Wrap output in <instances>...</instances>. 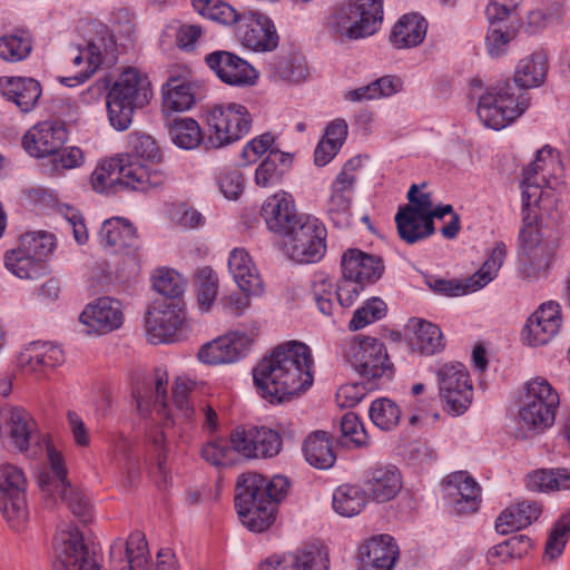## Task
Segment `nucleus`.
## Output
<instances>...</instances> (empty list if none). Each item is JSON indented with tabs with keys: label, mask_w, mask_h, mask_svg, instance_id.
<instances>
[{
	"label": "nucleus",
	"mask_w": 570,
	"mask_h": 570,
	"mask_svg": "<svg viewBox=\"0 0 570 570\" xmlns=\"http://www.w3.org/2000/svg\"><path fill=\"white\" fill-rule=\"evenodd\" d=\"M289 489V481L283 475L272 479L249 472L237 481L235 507L242 523L253 532L267 530L275 520L276 504Z\"/></svg>",
	"instance_id": "20e7f679"
},
{
	"label": "nucleus",
	"mask_w": 570,
	"mask_h": 570,
	"mask_svg": "<svg viewBox=\"0 0 570 570\" xmlns=\"http://www.w3.org/2000/svg\"><path fill=\"white\" fill-rule=\"evenodd\" d=\"M292 164L293 156L291 154L272 149L255 170V184L262 188L278 185Z\"/></svg>",
	"instance_id": "58836bf2"
},
{
	"label": "nucleus",
	"mask_w": 570,
	"mask_h": 570,
	"mask_svg": "<svg viewBox=\"0 0 570 570\" xmlns=\"http://www.w3.org/2000/svg\"><path fill=\"white\" fill-rule=\"evenodd\" d=\"M235 36L244 47L256 52H269L278 46V35L273 21L261 12H240Z\"/></svg>",
	"instance_id": "2eb2a0df"
},
{
	"label": "nucleus",
	"mask_w": 570,
	"mask_h": 570,
	"mask_svg": "<svg viewBox=\"0 0 570 570\" xmlns=\"http://www.w3.org/2000/svg\"><path fill=\"white\" fill-rule=\"evenodd\" d=\"M36 431V421L23 407L10 406L1 411L0 438L9 440L17 451H28Z\"/></svg>",
	"instance_id": "5701e85b"
},
{
	"label": "nucleus",
	"mask_w": 570,
	"mask_h": 570,
	"mask_svg": "<svg viewBox=\"0 0 570 570\" xmlns=\"http://www.w3.org/2000/svg\"><path fill=\"white\" fill-rule=\"evenodd\" d=\"M32 50V38L27 30H14L0 37V58L4 61L17 62L24 60Z\"/></svg>",
	"instance_id": "864d4df0"
},
{
	"label": "nucleus",
	"mask_w": 570,
	"mask_h": 570,
	"mask_svg": "<svg viewBox=\"0 0 570 570\" xmlns=\"http://www.w3.org/2000/svg\"><path fill=\"white\" fill-rule=\"evenodd\" d=\"M409 205L401 207L395 215V223L400 237L407 244H414L416 236L413 233L424 223L425 214L433 207L430 193L420 191V186L413 184L407 191Z\"/></svg>",
	"instance_id": "4be33fe9"
},
{
	"label": "nucleus",
	"mask_w": 570,
	"mask_h": 570,
	"mask_svg": "<svg viewBox=\"0 0 570 570\" xmlns=\"http://www.w3.org/2000/svg\"><path fill=\"white\" fill-rule=\"evenodd\" d=\"M85 161L83 153L78 147L58 148L48 154L40 163L41 170L49 177H58L66 170L80 167Z\"/></svg>",
	"instance_id": "a18cd8bd"
},
{
	"label": "nucleus",
	"mask_w": 570,
	"mask_h": 570,
	"mask_svg": "<svg viewBox=\"0 0 570 570\" xmlns=\"http://www.w3.org/2000/svg\"><path fill=\"white\" fill-rule=\"evenodd\" d=\"M354 186L338 184V180L332 185V193L327 202V214L331 220L338 228H345L351 225V198L346 195Z\"/></svg>",
	"instance_id": "3c124183"
},
{
	"label": "nucleus",
	"mask_w": 570,
	"mask_h": 570,
	"mask_svg": "<svg viewBox=\"0 0 570 570\" xmlns=\"http://www.w3.org/2000/svg\"><path fill=\"white\" fill-rule=\"evenodd\" d=\"M303 454L309 465L320 470L332 468L336 460L332 440L322 431H316L306 438Z\"/></svg>",
	"instance_id": "a19ab883"
},
{
	"label": "nucleus",
	"mask_w": 570,
	"mask_h": 570,
	"mask_svg": "<svg viewBox=\"0 0 570 570\" xmlns=\"http://www.w3.org/2000/svg\"><path fill=\"white\" fill-rule=\"evenodd\" d=\"M110 570H150L146 538L132 532L126 541L118 538L110 546Z\"/></svg>",
	"instance_id": "412c9836"
},
{
	"label": "nucleus",
	"mask_w": 570,
	"mask_h": 570,
	"mask_svg": "<svg viewBox=\"0 0 570 570\" xmlns=\"http://www.w3.org/2000/svg\"><path fill=\"white\" fill-rule=\"evenodd\" d=\"M233 450L245 458H272L281 451L282 441L277 432L265 426L236 429L230 435Z\"/></svg>",
	"instance_id": "6ab92c4d"
},
{
	"label": "nucleus",
	"mask_w": 570,
	"mask_h": 570,
	"mask_svg": "<svg viewBox=\"0 0 570 570\" xmlns=\"http://www.w3.org/2000/svg\"><path fill=\"white\" fill-rule=\"evenodd\" d=\"M283 570H328V554L320 544H308L282 558Z\"/></svg>",
	"instance_id": "37998d69"
},
{
	"label": "nucleus",
	"mask_w": 570,
	"mask_h": 570,
	"mask_svg": "<svg viewBox=\"0 0 570 570\" xmlns=\"http://www.w3.org/2000/svg\"><path fill=\"white\" fill-rule=\"evenodd\" d=\"M27 485L26 475L20 468L12 464L0 465V509L9 525L17 531L28 520Z\"/></svg>",
	"instance_id": "f8f14e48"
},
{
	"label": "nucleus",
	"mask_w": 570,
	"mask_h": 570,
	"mask_svg": "<svg viewBox=\"0 0 570 570\" xmlns=\"http://www.w3.org/2000/svg\"><path fill=\"white\" fill-rule=\"evenodd\" d=\"M18 245L40 263H47L56 248V237L46 230L28 232L20 236Z\"/></svg>",
	"instance_id": "5fc2aeb1"
},
{
	"label": "nucleus",
	"mask_w": 570,
	"mask_h": 570,
	"mask_svg": "<svg viewBox=\"0 0 570 570\" xmlns=\"http://www.w3.org/2000/svg\"><path fill=\"white\" fill-rule=\"evenodd\" d=\"M4 266L21 279H37L49 273L47 263H40L19 245L6 252Z\"/></svg>",
	"instance_id": "ea45409f"
},
{
	"label": "nucleus",
	"mask_w": 570,
	"mask_h": 570,
	"mask_svg": "<svg viewBox=\"0 0 570 570\" xmlns=\"http://www.w3.org/2000/svg\"><path fill=\"white\" fill-rule=\"evenodd\" d=\"M340 425L342 435L346 439V442H351L356 446H366L368 444L367 434L355 413H345L341 417Z\"/></svg>",
	"instance_id": "338daca9"
},
{
	"label": "nucleus",
	"mask_w": 570,
	"mask_h": 570,
	"mask_svg": "<svg viewBox=\"0 0 570 570\" xmlns=\"http://www.w3.org/2000/svg\"><path fill=\"white\" fill-rule=\"evenodd\" d=\"M402 89V80L395 76H383L371 83L350 90L345 99L350 102L363 104L381 97H390Z\"/></svg>",
	"instance_id": "49530a36"
},
{
	"label": "nucleus",
	"mask_w": 570,
	"mask_h": 570,
	"mask_svg": "<svg viewBox=\"0 0 570 570\" xmlns=\"http://www.w3.org/2000/svg\"><path fill=\"white\" fill-rule=\"evenodd\" d=\"M167 373L157 371L153 382L144 386L136 395L137 406L141 413L155 410L159 414L168 416L167 409Z\"/></svg>",
	"instance_id": "79ce46f5"
},
{
	"label": "nucleus",
	"mask_w": 570,
	"mask_h": 570,
	"mask_svg": "<svg viewBox=\"0 0 570 570\" xmlns=\"http://www.w3.org/2000/svg\"><path fill=\"white\" fill-rule=\"evenodd\" d=\"M154 288L169 301L180 299L185 291L183 276L170 268H159L153 277Z\"/></svg>",
	"instance_id": "680f3d73"
},
{
	"label": "nucleus",
	"mask_w": 570,
	"mask_h": 570,
	"mask_svg": "<svg viewBox=\"0 0 570 570\" xmlns=\"http://www.w3.org/2000/svg\"><path fill=\"white\" fill-rule=\"evenodd\" d=\"M524 109H476L478 117L484 127L501 130L522 116Z\"/></svg>",
	"instance_id": "0e129e2a"
},
{
	"label": "nucleus",
	"mask_w": 570,
	"mask_h": 570,
	"mask_svg": "<svg viewBox=\"0 0 570 570\" xmlns=\"http://www.w3.org/2000/svg\"><path fill=\"white\" fill-rule=\"evenodd\" d=\"M541 509L534 501H522L501 512L495 521V530L508 534L530 525L539 518Z\"/></svg>",
	"instance_id": "c9c22d12"
},
{
	"label": "nucleus",
	"mask_w": 570,
	"mask_h": 570,
	"mask_svg": "<svg viewBox=\"0 0 570 570\" xmlns=\"http://www.w3.org/2000/svg\"><path fill=\"white\" fill-rule=\"evenodd\" d=\"M561 305L556 301L542 303L527 320L522 341L529 346L548 344L561 328Z\"/></svg>",
	"instance_id": "a211bd4d"
},
{
	"label": "nucleus",
	"mask_w": 570,
	"mask_h": 570,
	"mask_svg": "<svg viewBox=\"0 0 570 570\" xmlns=\"http://www.w3.org/2000/svg\"><path fill=\"white\" fill-rule=\"evenodd\" d=\"M252 122L247 109H210V135L205 140V149H220L242 139L249 132Z\"/></svg>",
	"instance_id": "ddd939ff"
},
{
	"label": "nucleus",
	"mask_w": 570,
	"mask_h": 570,
	"mask_svg": "<svg viewBox=\"0 0 570 570\" xmlns=\"http://www.w3.org/2000/svg\"><path fill=\"white\" fill-rule=\"evenodd\" d=\"M406 330L412 333L411 345L421 354L432 355L444 347L443 334L433 323L422 318H411Z\"/></svg>",
	"instance_id": "e433bc0d"
},
{
	"label": "nucleus",
	"mask_w": 570,
	"mask_h": 570,
	"mask_svg": "<svg viewBox=\"0 0 570 570\" xmlns=\"http://www.w3.org/2000/svg\"><path fill=\"white\" fill-rule=\"evenodd\" d=\"M326 228L315 218H306L284 235L283 248L297 263L318 262L326 250Z\"/></svg>",
	"instance_id": "9b49d317"
},
{
	"label": "nucleus",
	"mask_w": 570,
	"mask_h": 570,
	"mask_svg": "<svg viewBox=\"0 0 570 570\" xmlns=\"http://www.w3.org/2000/svg\"><path fill=\"white\" fill-rule=\"evenodd\" d=\"M205 61L223 82L230 86H250L258 77L252 65L229 51H214L206 56Z\"/></svg>",
	"instance_id": "aec40b11"
},
{
	"label": "nucleus",
	"mask_w": 570,
	"mask_h": 570,
	"mask_svg": "<svg viewBox=\"0 0 570 570\" xmlns=\"http://www.w3.org/2000/svg\"><path fill=\"white\" fill-rule=\"evenodd\" d=\"M47 458L51 471L39 474V488L47 498H55L56 493L66 498L69 482L63 456L55 446L48 445Z\"/></svg>",
	"instance_id": "f704fd0d"
},
{
	"label": "nucleus",
	"mask_w": 570,
	"mask_h": 570,
	"mask_svg": "<svg viewBox=\"0 0 570 570\" xmlns=\"http://www.w3.org/2000/svg\"><path fill=\"white\" fill-rule=\"evenodd\" d=\"M65 362L60 346L51 342H32L24 346L17 356L18 366L26 373L45 374Z\"/></svg>",
	"instance_id": "cd10ccee"
},
{
	"label": "nucleus",
	"mask_w": 570,
	"mask_h": 570,
	"mask_svg": "<svg viewBox=\"0 0 570 570\" xmlns=\"http://www.w3.org/2000/svg\"><path fill=\"white\" fill-rule=\"evenodd\" d=\"M443 498L446 505L456 514L475 512L481 502V488L466 472L456 471L442 481Z\"/></svg>",
	"instance_id": "dca6fc26"
},
{
	"label": "nucleus",
	"mask_w": 570,
	"mask_h": 570,
	"mask_svg": "<svg viewBox=\"0 0 570 570\" xmlns=\"http://www.w3.org/2000/svg\"><path fill=\"white\" fill-rule=\"evenodd\" d=\"M402 489L401 474L394 465H377L367 471L364 491L379 503L395 498Z\"/></svg>",
	"instance_id": "473e14b6"
},
{
	"label": "nucleus",
	"mask_w": 570,
	"mask_h": 570,
	"mask_svg": "<svg viewBox=\"0 0 570 570\" xmlns=\"http://www.w3.org/2000/svg\"><path fill=\"white\" fill-rule=\"evenodd\" d=\"M309 294L322 314L325 316L333 314L335 308V287L327 274L323 272L314 274Z\"/></svg>",
	"instance_id": "6e6d98bb"
},
{
	"label": "nucleus",
	"mask_w": 570,
	"mask_h": 570,
	"mask_svg": "<svg viewBox=\"0 0 570 570\" xmlns=\"http://www.w3.org/2000/svg\"><path fill=\"white\" fill-rule=\"evenodd\" d=\"M382 18V0H354L336 9L328 17L327 27L338 40H356L373 35Z\"/></svg>",
	"instance_id": "423d86ee"
},
{
	"label": "nucleus",
	"mask_w": 570,
	"mask_h": 570,
	"mask_svg": "<svg viewBox=\"0 0 570 570\" xmlns=\"http://www.w3.org/2000/svg\"><path fill=\"white\" fill-rule=\"evenodd\" d=\"M428 22L416 13L404 14L393 27L390 41L397 48H411L420 45L426 35Z\"/></svg>",
	"instance_id": "4c0bfd02"
},
{
	"label": "nucleus",
	"mask_w": 570,
	"mask_h": 570,
	"mask_svg": "<svg viewBox=\"0 0 570 570\" xmlns=\"http://www.w3.org/2000/svg\"><path fill=\"white\" fill-rule=\"evenodd\" d=\"M197 298L202 311H208L218 293V276L212 267L198 269L195 276Z\"/></svg>",
	"instance_id": "052dcab7"
},
{
	"label": "nucleus",
	"mask_w": 570,
	"mask_h": 570,
	"mask_svg": "<svg viewBox=\"0 0 570 570\" xmlns=\"http://www.w3.org/2000/svg\"><path fill=\"white\" fill-rule=\"evenodd\" d=\"M570 533V513H564L554 523L546 543V553L550 559L558 558L568 541Z\"/></svg>",
	"instance_id": "69168bd1"
},
{
	"label": "nucleus",
	"mask_w": 570,
	"mask_h": 570,
	"mask_svg": "<svg viewBox=\"0 0 570 570\" xmlns=\"http://www.w3.org/2000/svg\"><path fill=\"white\" fill-rule=\"evenodd\" d=\"M372 422L381 430L390 431L395 428L401 417V411L397 404L386 397H381L372 402L368 410Z\"/></svg>",
	"instance_id": "bf43d9fd"
},
{
	"label": "nucleus",
	"mask_w": 570,
	"mask_h": 570,
	"mask_svg": "<svg viewBox=\"0 0 570 570\" xmlns=\"http://www.w3.org/2000/svg\"><path fill=\"white\" fill-rule=\"evenodd\" d=\"M342 354L351 367L371 382L390 379L393 365L383 342L370 336H353L342 343Z\"/></svg>",
	"instance_id": "6e6552de"
},
{
	"label": "nucleus",
	"mask_w": 570,
	"mask_h": 570,
	"mask_svg": "<svg viewBox=\"0 0 570 570\" xmlns=\"http://www.w3.org/2000/svg\"><path fill=\"white\" fill-rule=\"evenodd\" d=\"M507 257V246L503 242H497L491 250L489 258L483 263L480 269L471 277L466 278L470 293L479 291L492 282Z\"/></svg>",
	"instance_id": "09e8293b"
},
{
	"label": "nucleus",
	"mask_w": 570,
	"mask_h": 570,
	"mask_svg": "<svg viewBox=\"0 0 570 570\" xmlns=\"http://www.w3.org/2000/svg\"><path fill=\"white\" fill-rule=\"evenodd\" d=\"M40 82L33 78H0V95L17 107H33L41 97Z\"/></svg>",
	"instance_id": "72a5a7b5"
},
{
	"label": "nucleus",
	"mask_w": 570,
	"mask_h": 570,
	"mask_svg": "<svg viewBox=\"0 0 570 570\" xmlns=\"http://www.w3.org/2000/svg\"><path fill=\"white\" fill-rule=\"evenodd\" d=\"M131 159L148 167L145 161L157 163L161 159L160 148L156 140L147 134L134 132L128 140ZM149 170V168H147Z\"/></svg>",
	"instance_id": "4d7b16f0"
},
{
	"label": "nucleus",
	"mask_w": 570,
	"mask_h": 570,
	"mask_svg": "<svg viewBox=\"0 0 570 570\" xmlns=\"http://www.w3.org/2000/svg\"><path fill=\"white\" fill-rule=\"evenodd\" d=\"M53 570H100L95 550L83 542L77 528L60 525L53 538Z\"/></svg>",
	"instance_id": "1a4fd4ad"
},
{
	"label": "nucleus",
	"mask_w": 570,
	"mask_h": 570,
	"mask_svg": "<svg viewBox=\"0 0 570 570\" xmlns=\"http://www.w3.org/2000/svg\"><path fill=\"white\" fill-rule=\"evenodd\" d=\"M548 57L543 50H535L521 59L514 71V83L499 82L483 87L482 80L473 78L469 83L470 101L476 107H528V89L540 87L548 73Z\"/></svg>",
	"instance_id": "7ed1b4c3"
},
{
	"label": "nucleus",
	"mask_w": 570,
	"mask_h": 570,
	"mask_svg": "<svg viewBox=\"0 0 570 570\" xmlns=\"http://www.w3.org/2000/svg\"><path fill=\"white\" fill-rule=\"evenodd\" d=\"M386 314V304L379 297L370 298L363 306L358 307L350 323L351 331H358L365 326L382 320Z\"/></svg>",
	"instance_id": "e2e57ef3"
},
{
	"label": "nucleus",
	"mask_w": 570,
	"mask_h": 570,
	"mask_svg": "<svg viewBox=\"0 0 570 570\" xmlns=\"http://www.w3.org/2000/svg\"><path fill=\"white\" fill-rule=\"evenodd\" d=\"M366 284L348 278L342 274L335 286V296L342 307L352 306Z\"/></svg>",
	"instance_id": "774afa93"
},
{
	"label": "nucleus",
	"mask_w": 570,
	"mask_h": 570,
	"mask_svg": "<svg viewBox=\"0 0 570 570\" xmlns=\"http://www.w3.org/2000/svg\"><path fill=\"white\" fill-rule=\"evenodd\" d=\"M185 304L181 299L155 304L146 316V330L153 344L167 343L185 322Z\"/></svg>",
	"instance_id": "f3484780"
},
{
	"label": "nucleus",
	"mask_w": 570,
	"mask_h": 570,
	"mask_svg": "<svg viewBox=\"0 0 570 570\" xmlns=\"http://www.w3.org/2000/svg\"><path fill=\"white\" fill-rule=\"evenodd\" d=\"M168 132L171 141L180 149L194 150L205 140L200 126L193 118L168 119Z\"/></svg>",
	"instance_id": "c03bdc74"
},
{
	"label": "nucleus",
	"mask_w": 570,
	"mask_h": 570,
	"mask_svg": "<svg viewBox=\"0 0 570 570\" xmlns=\"http://www.w3.org/2000/svg\"><path fill=\"white\" fill-rule=\"evenodd\" d=\"M367 494L357 485L343 484L333 493V509L342 517L358 514L366 504Z\"/></svg>",
	"instance_id": "8fccbe9b"
},
{
	"label": "nucleus",
	"mask_w": 570,
	"mask_h": 570,
	"mask_svg": "<svg viewBox=\"0 0 570 570\" xmlns=\"http://www.w3.org/2000/svg\"><path fill=\"white\" fill-rule=\"evenodd\" d=\"M274 70L279 78L289 82H301L308 75L305 57L299 52L277 58L274 62Z\"/></svg>",
	"instance_id": "13d9d810"
},
{
	"label": "nucleus",
	"mask_w": 570,
	"mask_h": 570,
	"mask_svg": "<svg viewBox=\"0 0 570 570\" xmlns=\"http://www.w3.org/2000/svg\"><path fill=\"white\" fill-rule=\"evenodd\" d=\"M342 274L364 284L375 283L383 274L384 265L380 257L357 248L346 250L341 262Z\"/></svg>",
	"instance_id": "2f4dec72"
},
{
	"label": "nucleus",
	"mask_w": 570,
	"mask_h": 570,
	"mask_svg": "<svg viewBox=\"0 0 570 570\" xmlns=\"http://www.w3.org/2000/svg\"><path fill=\"white\" fill-rule=\"evenodd\" d=\"M445 412L462 415L472 403L473 387L466 367L459 362L440 365L435 372Z\"/></svg>",
	"instance_id": "9d476101"
},
{
	"label": "nucleus",
	"mask_w": 570,
	"mask_h": 570,
	"mask_svg": "<svg viewBox=\"0 0 570 570\" xmlns=\"http://www.w3.org/2000/svg\"><path fill=\"white\" fill-rule=\"evenodd\" d=\"M79 320L88 327V333L112 332L119 328L124 322L121 304L110 297H100L87 305Z\"/></svg>",
	"instance_id": "a878e982"
},
{
	"label": "nucleus",
	"mask_w": 570,
	"mask_h": 570,
	"mask_svg": "<svg viewBox=\"0 0 570 570\" xmlns=\"http://www.w3.org/2000/svg\"><path fill=\"white\" fill-rule=\"evenodd\" d=\"M262 216L268 229L283 236L302 222L297 216L293 196L284 190L275 193L264 202Z\"/></svg>",
	"instance_id": "bb28decb"
},
{
	"label": "nucleus",
	"mask_w": 570,
	"mask_h": 570,
	"mask_svg": "<svg viewBox=\"0 0 570 570\" xmlns=\"http://www.w3.org/2000/svg\"><path fill=\"white\" fill-rule=\"evenodd\" d=\"M553 149L546 145L537 151L535 159L522 173V222L519 234L520 274L535 281L548 274L552 262V249L538 220L535 207L543 195V188H554L559 179L549 168L559 165Z\"/></svg>",
	"instance_id": "f257e3e1"
},
{
	"label": "nucleus",
	"mask_w": 570,
	"mask_h": 570,
	"mask_svg": "<svg viewBox=\"0 0 570 570\" xmlns=\"http://www.w3.org/2000/svg\"><path fill=\"white\" fill-rule=\"evenodd\" d=\"M67 140V129L59 121H42L31 127L22 138L24 150L32 157L45 158L62 147Z\"/></svg>",
	"instance_id": "393cba45"
},
{
	"label": "nucleus",
	"mask_w": 570,
	"mask_h": 570,
	"mask_svg": "<svg viewBox=\"0 0 570 570\" xmlns=\"http://www.w3.org/2000/svg\"><path fill=\"white\" fill-rule=\"evenodd\" d=\"M259 330V324L254 322L247 332L235 331L218 337L202 346L198 358L206 364L236 362L248 354Z\"/></svg>",
	"instance_id": "4468645a"
},
{
	"label": "nucleus",
	"mask_w": 570,
	"mask_h": 570,
	"mask_svg": "<svg viewBox=\"0 0 570 570\" xmlns=\"http://www.w3.org/2000/svg\"><path fill=\"white\" fill-rule=\"evenodd\" d=\"M98 239L100 246L110 253L137 250L140 247L135 227L121 217L106 219L99 229Z\"/></svg>",
	"instance_id": "c756f323"
},
{
	"label": "nucleus",
	"mask_w": 570,
	"mask_h": 570,
	"mask_svg": "<svg viewBox=\"0 0 570 570\" xmlns=\"http://www.w3.org/2000/svg\"><path fill=\"white\" fill-rule=\"evenodd\" d=\"M161 92L163 107H191L202 101L198 89L177 78L169 79L163 86Z\"/></svg>",
	"instance_id": "603ef678"
},
{
	"label": "nucleus",
	"mask_w": 570,
	"mask_h": 570,
	"mask_svg": "<svg viewBox=\"0 0 570 570\" xmlns=\"http://www.w3.org/2000/svg\"><path fill=\"white\" fill-rule=\"evenodd\" d=\"M507 257V246L503 242H497L491 250L489 258L483 263L480 269L471 277L466 278L470 293L479 291L492 282Z\"/></svg>",
	"instance_id": "de8ad7c7"
},
{
	"label": "nucleus",
	"mask_w": 570,
	"mask_h": 570,
	"mask_svg": "<svg viewBox=\"0 0 570 570\" xmlns=\"http://www.w3.org/2000/svg\"><path fill=\"white\" fill-rule=\"evenodd\" d=\"M228 271L242 292L254 296L263 293V279L245 248L237 247L229 253Z\"/></svg>",
	"instance_id": "7c9ffc66"
},
{
	"label": "nucleus",
	"mask_w": 570,
	"mask_h": 570,
	"mask_svg": "<svg viewBox=\"0 0 570 570\" xmlns=\"http://www.w3.org/2000/svg\"><path fill=\"white\" fill-rule=\"evenodd\" d=\"M312 365L306 344L291 341L277 346L253 368L257 393L272 404L289 401L312 385Z\"/></svg>",
	"instance_id": "f03ea898"
},
{
	"label": "nucleus",
	"mask_w": 570,
	"mask_h": 570,
	"mask_svg": "<svg viewBox=\"0 0 570 570\" xmlns=\"http://www.w3.org/2000/svg\"><path fill=\"white\" fill-rule=\"evenodd\" d=\"M559 404L558 392L546 379L527 382L518 411L515 436L527 440L552 426Z\"/></svg>",
	"instance_id": "39448f33"
},
{
	"label": "nucleus",
	"mask_w": 570,
	"mask_h": 570,
	"mask_svg": "<svg viewBox=\"0 0 570 570\" xmlns=\"http://www.w3.org/2000/svg\"><path fill=\"white\" fill-rule=\"evenodd\" d=\"M399 557V547L389 534L365 540L358 547V562L362 570H392Z\"/></svg>",
	"instance_id": "c85d7f7f"
},
{
	"label": "nucleus",
	"mask_w": 570,
	"mask_h": 570,
	"mask_svg": "<svg viewBox=\"0 0 570 570\" xmlns=\"http://www.w3.org/2000/svg\"><path fill=\"white\" fill-rule=\"evenodd\" d=\"M151 92L134 68L126 69L106 96V107H145L150 104Z\"/></svg>",
	"instance_id": "b1692460"
},
{
	"label": "nucleus",
	"mask_w": 570,
	"mask_h": 570,
	"mask_svg": "<svg viewBox=\"0 0 570 570\" xmlns=\"http://www.w3.org/2000/svg\"><path fill=\"white\" fill-rule=\"evenodd\" d=\"M90 181L97 193H114L118 187L146 191L153 185L150 171L134 161L130 155H118L99 163Z\"/></svg>",
	"instance_id": "0eeeda50"
}]
</instances>
